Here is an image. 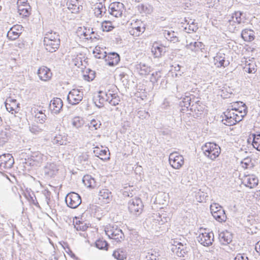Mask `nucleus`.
<instances>
[{
	"mask_svg": "<svg viewBox=\"0 0 260 260\" xmlns=\"http://www.w3.org/2000/svg\"><path fill=\"white\" fill-rule=\"evenodd\" d=\"M162 73L160 71H156L153 73L150 78V81L153 84L158 82L160 78L161 77Z\"/></svg>",
	"mask_w": 260,
	"mask_h": 260,
	"instance_id": "42",
	"label": "nucleus"
},
{
	"mask_svg": "<svg viewBox=\"0 0 260 260\" xmlns=\"http://www.w3.org/2000/svg\"><path fill=\"white\" fill-rule=\"evenodd\" d=\"M30 131L35 134H37L41 131V129L39 128L37 126H32L30 127Z\"/></svg>",
	"mask_w": 260,
	"mask_h": 260,
	"instance_id": "62",
	"label": "nucleus"
},
{
	"mask_svg": "<svg viewBox=\"0 0 260 260\" xmlns=\"http://www.w3.org/2000/svg\"><path fill=\"white\" fill-rule=\"evenodd\" d=\"M172 252L179 257L184 256L187 252L186 244L175 241L171 248Z\"/></svg>",
	"mask_w": 260,
	"mask_h": 260,
	"instance_id": "15",
	"label": "nucleus"
},
{
	"mask_svg": "<svg viewBox=\"0 0 260 260\" xmlns=\"http://www.w3.org/2000/svg\"><path fill=\"white\" fill-rule=\"evenodd\" d=\"M83 92L78 89H73L69 92L67 96V100L71 105H77L83 99Z\"/></svg>",
	"mask_w": 260,
	"mask_h": 260,
	"instance_id": "10",
	"label": "nucleus"
},
{
	"mask_svg": "<svg viewBox=\"0 0 260 260\" xmlns=\"http://www.w3.org/2000/svg\"><path fill=\"white\" fill-rule=\"evenodd\" d=\"M245 71L247 72L248 73H254L256 69H255L254 65L250 64L249 63L247 65H246L245 68Z\"/></svg>",
	"mask_w": 260,
	"mask_h": 260,
	"instance_id": "56",
	"label": "nucleus"
},
{
	"mask_svg": "<svg viewBox=\"0 0 260 260\" xmlns=\"http://www.w3.org/2000/svg\"><path fill=\"white\" fill-rule=\"evenodd\" d=\"M19 103H17L16 100L9 98L5 102V106L7 110L12 114L17 112L19 108Z\"/></svg>",
	"mask_w": 260,
	"mask_h": 260,
	"instance_id": "20",
	"label": "nucleus"
},
{
	"mask_svg": "<svg viewBox=\"0 0 260 260\" xmlns=\"http://www.w3.org/2000/svg\"><path fill=\"white\" fill-rule=\"evenodd\" d=\"M145 30V27L144 25H139L135 27H131L129 29V34L134 37H138L144 32Z\"/></svg>",
	"mask_w": 260,
	"mask_h": 260,
	"instance_id": "33",
	"label": "nucleus"
},
{
	"mask_svg": "<svg viewBox=\"0 0 260 260\" xmlns=\"http://www.w3.org/2000/svg\"><path fill=\"white\" fill-rule=\"evenodd\" d=\"M234 260H249L248 257L245 253H238L235 257Z\"/></svg>",
	"mask_w": 260,
	"mask_h": 260,
	"instance_id": "59",
	"label": "nucleus"
},
{
	"mask_svg": "<svg viewBox=\"0 0 260 260\" xmlns=\"http://www.w3.org/2000/svg\"><path fill=\"white\" fill-rule=\"evenodd\" d=\"M50 191H46V192L45 193V200H46V203L47 204L50 206V205H49V201H50Z\"/></svg>",
	"mask_w": 260,
	"mask_h": 260,
	"instance_id": "64",
	"label": "nucleus"
},
{
	"mask_svg": "<svg viewBox=\"0 0 260 260\" xmlns=\"http://www.w3.org/2000/svg\"><path fill=\"white\" fill-rule=\"evenodd\" d=\"M67 250H66V252L68 254H69L71 256V257H72L74 258H76L75 254L72 252V251L71 250V249L68 246V245L67 246Z\"/></svg>",
	"mask_w": 260,
	"mask_h": 260,
	"instance_id": "63",
	"label": "nucleus"
},
{
	"mask_svg": "<svg viewBox=\"0 0 260 260\" xmlns=\"http://www.w3.org/2000/svg\"><path fill=\"white\" fill-rule=\"evenodd\" d=\"M193 103V101H191V98L188 96H186L182 100V101L180 102V106L181 107H184L187 109L189 107L190 108L191 106Z\"/></svg>",
	"mask_w": 260,
	"mask_h": 260,
	"instance_id": "45",
	"label": "nucleus"
},
{
	"mask_svg": "<svg viewBox=\"0 0 260 260\" xmlns=\"http://www.w3.org/2000/svg\"><path fill=\"white\" fill-rule=\"evenodd\" d=\"M51 142L53 144L58 145H66L67 143V137L65 136L58 135L54 137L52 139Z\"/></svg>",
	"mask_w": 260,
	"mask_h": 260,
	"instance_id": "36",
	"label": "nucleus"
},
{
	"mask_svg": "<svg viewBox=\"0 0 260 260\" xmlns=\"http://www.w3.org/2000/svg\"><path fill=\"white\" fill-rule=\"evenodd\" d=\"M65 201L68 207L75 209L81 203V198L79 194L71 192L67 195Z\"/></svg>",
	"mask_w": 260,
	"mask_h": 260,
	"instance_id": "9",
	"label": "nucleus"
},
{
	"mask_svg": "<svg viewBox=\"0 0 260 260\" xmlns=\"http://www.w3.org/2000/svg\"><path fill=\"white\" fill-rule=\"evenodd\" d=\"M202 149L204 155L212 160H215L221 153L220 146L215 143H206L202 147Z\"/></svg>",
	"mask_w": 260,
	"mask_h": 260,
	"instance_id": "3",
	"label": "nucleus"
},
{
	"mask_svg": "<svg viewBox=\"0 0 260 260\" xmlns=\"http://www.w3.org/2000/svg\"><path fill=\"white\" fill-rule=\"evenodd\" d=\"M219 211L212 215L217 221L222 222L226 220V216L224 210L222 209V207H219Z\"/></svg>",
	"mask_w": 260,
	"mask_h": 260,
	"instance_id": "34",
	"label": "nucleus"
},
{
	"mask_svg": "<svg viewBox=\"0 0 260 260\" xmlns=\"http://www.w3.org/2000/svg\"><path fill=\"white\" fill-rule=\"evenodd\" d=\"M197 240L203 246H209L212 244L214 241V234L212 232L202 233L197 237Z\"/></svg>",
	"mask_w": 260,
	"mask_h": 260,
	"instance_id": "14",
	"label": "nucleus"
},
{
	"mask_svg": "<svg viewBox=\"0 0 260 260\" xmlns=\"http://www.w3.org/2000/svg\"><path fill=\"white\" fill-rule=\"evenodd\" d=\"M20 33L14 30V28H11L7 32V37L10 40H15L19 37Z\"/></svg>",
	"mask_w": 260,
	"mask_h": 260,
	"instance_id": "48",
	"label": "nucleus"
},
{
	"mask_svg": "<svg viewBox=\"0 0 260 260\" xmlns=\"http://www.w3.org/2000/svg\"><path fill=\"white\" fill-rule=\"evenodd\" d=\"M170 107V103L167 100L165 99L161 105V108L164 110H167L169 109Z\"/></svg>",
	"mask_w": 260,
	"mask_h": 260,
	"instance_id": "61",
	"label": "nucleus"
},
{
	"mask_svg": "<svg viewBox=\"0 0 260 260\" xmlns=\"http://www.w3.org/2000/svg\"><path fill=\"white\" fill-rule=\"evenodd\" d=\"M112 256L117 260H124L127 257V254L122 249H117L113 252Z\"/></svg>",
	"mask_w": 260,
	"mask_h": 260,
	"instance_id": "37",
	"label": "nucleus"
},
{
	"mask_svg": "<svg viewBox=\"0 0 260 260\" xmlns=\"http://www.w3.org/2000/svg\"><path fill=\"white\" fill-rule=\"evenodd\" d=\"M88 72H86V74L84 75V79L88 81H92L95 76V73L94 71H92L90 69H88Z\"/></svg>",
	"mask_w": 260,
	"mask_h": 260,
	"instance_id": "51",
	"label": "nucleus"
},
{
	"mask_svg": "<svg viewBox=\"0 0 260 260\" xmlns=\"http://www.w3.org/2000/svg\"><path fill=\"white\" fill-rule=\"evenodd\" d=\"M158 256L159 254H158V252L153 251L151 252H148L146 256V260H157Z\"/></svg>",
	"mask_w": 260,
	"mask_h": 260,
	"instance_id": "53",
	"label": "nucleus"
},
{
	"mask_svg": "<svg viewBox=\"0 0 260 260\" xmlns=\"http://www.w3.org/2000/svg\"><path fill=\"white\" fill-rule=\"evenodd\" d=\"M82 181L84 185L89 188H93L96 185L94 179L89 175L84 176Z\"/></svg>",
	"mask_w": 260,
	"mask_h": 260,
	"instance_id": "35",
	"label": "nucleus"
},
{
	"mask_svg": "<svg viewBox=\"0 0 260 260\" xmlns=\"http://www.w3.org/2000/svg\"><path fill=\"white\" fill-rule=\"evenodd\" d=\"M128 204V211L131 214L137 216L142 213L144 206L140 198L135 197L131 199Z\"/></svg>",
	"mask_w": 260,
	"mask_h": 260,
	"instance_id": "6",
	"label": "nucleus"
},
{
	"mask_svg": "<svg viewBox=\"0 0 260 260\" xmlns=\"http://www.w3.org/2000/svg\"><path fill=\"white\" fill-rule=\"evenodd\" d=\"M108 150H107L106 149H103L100 150L99 153H97V154H99V157L101 159H106L108 156Z\"/></svg>",
	"mask_w": 260,
	"mask_h": 260,
	"instance_id": "57",
	"label": "nucleus"
},
{
	"mask_svg": "<svg viewBox=\"0 0 260 260\" xmlns=\"http://www.w3.org/2000/svg\"><path fill=\"white\" fill-rule=\"evenodd\" d=\"M75 228L77 230H81L83 231L87 228L85 225L80 221H76V224H75Z\"/></svg>",
	"mask_w": 260,
	"mask_h": 260,
	"instance_id": "54",
	"label": "nucleus"
},
{
	"mask_svg": "<svg viewBox=\"0 0 260 260\" xmlns=\"http://www.w3.org/2000/svg\"><path fill=\"white\" fill-rule=\"evenodd\" d=\"M233 236L231 233L225 231L219 234V239L223 245L229 244L232 241Z\"/></svg>",
	"mask_w": 260,
	"mask_h": 260,
	"instance_id": "30",
	"label": "nucleus"
},
{
	"mask_svg": "<svg viewBox=\"0 0 260 260\" xmlns=\"http://www.w3.org/2000/svg\"><path fill=\"white\" fill-rule=\"evenodd\" d=\"M99 200L104 204L109 203L112 199L111 192L107 189H103L99 193Z\"/></svg>",
	"mask_w": 260,
	"mask_h": 260,
	"instance_id": "25",
	"label": "nucleus"
},
{
	"mask_svg": "<svg viewBox=\"0 0 260 260\" xmlns=\"http://www.w3.org/2000/svg\"><path fill=\"white\" fill-rule=\"evenodd\" d=\"M169 161L171 166L175 169H180L184 162L183 156L176 152L170 154Z\"/></svg>",
	"mask_w": 260,
	"mask_h": 260,
	"instance_id": "11",
	"label": "nucleus"
},
{
	"mask_svg": "<svg viewBox=\"0 0 260 260\" xmlns=\"http://www.w3.org/2000/svg\"><path fill=\"white\" fill-rule=\"evenodd\" d=\"M163 35L167 40L173 43L179 41L178 38L176 36V33L173 31L165 30L163 32Z\"/></svg>",
	"mask_w": 260,
	"mask_h": 260,
	"instance_id": "32",
	"label": "nucleus"
},
{
	"mask_svg": "<svg viewBox=\"0 0 260 260\" xmlns=\"http://www.w3.org/2000/svg\"><path fill=\"white\" fill-rule=\"evenodd\" d=\"M199 101L196 102L194 104H192L190 108V110L192 112H194L196 114H201L200 112L203 111V108L202 106L198 105Z\"/></svg>",
	"mask_w": 260,
	"mask_h": 260,
	"instance_id": "49",
	"label": "nucleus"
},
{
	"mask_svg": "<svg viewBox=\"0 0 260 260\" xmlns=\"http://www.w3.org/2000/svg\"><path fill=\"white\" fill-rule=\"evenodd\" d=\"M245 22V14L240 11H235L228 20V29L232 32H236L240 29L239 26L237 25Z\"/></svg>",
	"mask_w": 260,
	"mask_h": 260,
	"instance_id": "2",
	"label": "nucleus"
},
{
	"mask_svg": "<svg viewBox=\"0 0 260 260\" xmlns=\"http://www.w3.org/2000/svg\"><path fill=\"white\" fill-rule=\"evenodd\" d=\"M105 231L108 237L116 242H121L124 239V234L122 230L114 223L107 225Z\"/></svg>",
	"mask_w": 260,
	"mask_h": 260,
	"instance_id": "4",
	"label": "nucleus"
},
{
	"mask_svg": "<svg viewBox=\"0 0 260 260\" xmlns=\"http://www.w3.org/2000/svg\"><path fill=\"white\" fill-rule=\"evenodd\" d=\"M93 101L96 106L99 108L103 107L104 103L106 102L103 94H100V93L97 96L94 97Z\"/></svg>",
	"mask_w": 260,
	"mask_h": 260,
	"instance_id": "39",
	"label": "nucleus"
},
{
	"mask_svg": "<svg viewBox=\"0 0 260 260\" xmlns=\"http://www.w3.org/2000/svg\"><path fill=\"white\" fill-rule=\"evenodd\" d=\"M58 168L54 162H47L44 168V172L46 177L51 178L58 173Z\"/></svg>",
	"mask_w": 260,
	"mask_h": 260,
	"instance_id": "17",
	"label": "nucleus"
},
{
	"mask_svg": "<svg viewBox=\"0 0 260 260\" xmlns=\"http://www.w3.org/2000/svg\"><path fill=\"white\" fill-rule=\"evenodd\" d=\"M102 54V56H98V53L95 55V58L101 59H105L107 64L109 66L113 67L116 65L120 61V56L118 53L116 52H110L107 53L104 52Z\"/></svg>",
	"mask_w": 260,
	"mask_h": 260,
	"instance_id": "8",
	"label": "nucleus"
},
{
	"mask_svg": "<svg viewBox=\"0 0 260 260\" xmlns=\"http://www.w3.org/2000/svg\"><path fill=\"white\" fill-rule=\"evenodd\" d=\"M102 28L104 31H110L114 28L112 22L110 21H104L102 23Z\"/></svg>",
	"mask_w": 260,
	"mask_h": 260,
	"instance_id": "47",
	"label": "nucleus"
},
{
	"mask_svg": "<svg viewBox=\"0 0 260 260\" xmlns=\"http://www.w3.org/2000/svg\"><path fill=\"white\" fill-rule=\"evenodd\" d=\"M95 246L99 249H107L108 244L105 240L98 239L95 242Z\"/></svg>",
	"mask_w": 260,
	"mask_h": 260,
	"instance_id": "46",
	"label": "nucleus"
},
{
	"mask_svg": "<svg viewBox=\"0 0 260 260\" xmlns=\"http://www.w3.org/2000/svg\"><path fill=\"white\" fill-rule=\"evenodd\" d=\"M94 14L95 16L98 18H101L104 14L106 13V9L105 6L102 3H97L93 9Z\"/></svg>",
	"mask_w": 260,
	"mask_h": 260,
	"instance_id": "28",
	"label": "nucleus"
},
{
	"mask_svg": "<svg viewBox=\"0 0 260 260\" xmlns=\"http://www.w3.org/2000/svg\"><path fill=\"white\" fill-rule=\"evenodd\" d=\"M47 116L42 111H39L35 115V119L37 122L43 123L45 122Z\"/></svg>",
	"mask_w": 260,
	"mask_h": 260,
	"instance_id": "43",
	"label": "nucleus"
},
{
	"mask_svg": "<svg viewBox=\"0 0 260 260\" xmlns=\"http://www.w3.org/2000/svg\"><path fill=\"white\" fill-rule=\"evenodd\" d=\"M78 161L83 166H90L91 162L89 159V156L86 153H82L78 156Z\"/></svg>",
	"mask_w": 260,
	"mask_h": 260,
	"instance_id": "38",
	"label": "nucleus"
},
{
	"mask_svg": "<svg viewBox=\"0 0 260 260\" xmlns=\"http://www.w3.org/2000/svg\"><path fill=\"white\" fill-rule=\"evenodd\" d=\"M243 183L247 187L253 188L255 187L258 182L257 178L254 175H248L244 177L242 179Z\"/></svg>",
	"mask_w": 260,
	"mask_h": 260,
	"instance_id": "21",
	"label": "nucleus"
},
{
	"mask_svg": "<svg viewBox=\"0 0 260 260\" xmlns=\"http://www.w3.org/2000/svg\"><path fill=\"white\" fill-rule=\"evenodd\" d=\"M72 125L76 128L81 127L84 124L83 120L79 117H75L72 119Z\"/></svg>",
	"mask_w": 260,
	"mask_h": 260,
	"instance_id": "50",
	"label": "nucleus"
},
{
	"mask_svg": "<svg viewBox=\"0 0 260 260\" xmlns=\"http://www.w3.org/2000/svg\"><path fill=\"white\" fill-rule=\"evenodd\" d=\"M251 162V159L250 158H245L243 159V160L241 162L242 165V167L245 169H247L249 166L250 162Z\"/></svg>",
	"mask_w": 260,
	"mask_h": 260,
	"instance_id": "60",
	"label": "nucleus"
},
{
	"mask_svg": "<svg viewBox=\"0 0 260 260\" xmlns=\"http://www.w3.org/2000/svg\"><path fill=\"white\" fill-rule=\"evenodd\" d=\"M14 162V158L11 154L7 153L0 155V169H10Z\"/></svg>",
	"mask_w": 260,
	"mask_h": 260,
	"instance_id": "13",
	"label": "nucleus"
},
{
	"mask_svg": "<svg viewBox=\"0 0 260 260\" xmlns=\"http://www.w3.org/2000/svg\"><path fill=\"white\" fill-rule=\"evenodd\" d=\"M194 197L196 200L200 203L205 202L206 200V198L208 197L206 193L202 191L201 190L196 193Z\"/></svg>",
	"mask_w": 260,
	"mask_h": 260,
	"instance_id": "44",
	"label": "nucleus"
},
{
	"mask_svg": "<svg viewBox=\"0 0 260 260\" xmlns=\"http://www.w3.org/2000/svg\"><path fill=\"white\" fill-rule=\"evenodd\" d=\"M225 54L221 53L218 52L216 54V55L214 57V60L215 61V64H218V67H226L230 64V62L228 60H225Z\"/></svg>",
	"mask_w": 260,
	"mask_h": 260,
	"instance_id": "24",
	"label": "nucleus"
},
{
	"mask_svg": "<svg viewBox=\"0 0 260 260\" xmlns=\"http://www.w3.org/2000/svg\"><path fill=\"white\" fill-rule=\"evenodd\" d=\"M187 24L188 25L189 30L196 32L197 30L198 29L197 24L195 23L194 21H191V23L188 22Z\"/></svg>",
	"mask_w": 260,
	"mask_h": 260,
	"instance_id": "58",
	"label": "nucleus"
},
{
	"mask_svg": "<svg viewBox=\"0 0 260 260\" xmlns=\"http://www.w3.org/2000/svg\"><path fill=\"white\" fill-rule=\"evenodd\" d=\"M188 43V42L187 41V44L186 45V48L192 52L198 54L200 52H204L206 51L205 45L201 42L194 41Z\"/></svg>",
	"mask_w": 260,
	"mask_h": 260,
	"instance_id": "16",
	"label": "nucleus"
},
{
	"mask_svg": "<svg viewBox=\"0 0 260 260\" xmlns=\"http://www.w3.org/2000/svg\"><path fill=\"white\" fill-rule=\"evenodd\" d=\"M63 103L60 98H55L50 101L49 109L52 113L58 114L62 109Z\"/></svg>",
	"mask_w": 260,
	"mask_h": 260,
	"instance_id": "18",
	"label": "nucleus"
},
{
	"mask_svg": "<svg viewBox=\"0 0 260 260\" xmlns=\"http://www.w3.org/2000/svg\"><path fill=\"white\" fill-rule=\"evenodd\" d=\"M136 69L141 75H148L151 72V67L142 62L136 65Z\"/></svg>",
	"mask_w": 260,
	"mask_h": 260,
	"instance_id": "31",
	"label": "nucleus"
},
{
	"mask_svg": "<svg viewBox=\"0 0 260 260\" xmlns=\"http://www.w3.org/2000/svg\"><path fill=\"white\" fill-rule=\"evenodd\" d=\"M67 5L72 13H78L80 11L81 6L79 5V0H68Z\"/></svg>",
	"mask_w": 260,
	"mask_h": 260,
	"instance_id": "27",
	"label": "nucleus"
},
{
	"mask_svg": "<svg viewBox=\"0 0 260 260\" xmlns=\"http://www.w3.org/2000/svg\"><path fill=\"white\" fill-rule=\"evenodd\" d=\"M241 37L245 41L251 42L254 39V32L250 29H244L242 31Z\"/></svg>",
	"mask_w": 260,
	"mask_h": 260,
	"instance_id": "29",
	"label": "nucleus"
},
{
	"mask_svg": "<svg viewBox=\"0 0 260 260\" xmlns=\"http://www.w3.org/2000/svg\"><path fill=\"white\" fill-rule=\"evenodd\" d=\"M88 125L90 128H94L95 130H96L100 128L101 123L100 121L93 119L90 121Z\"/></svg>",
	"mask_w": 260,
	"mask_h": 260,
	"instance_id": "52",
	"label": "nucleus"
},
{
	"mask_svg": "<svg viewBox=\"0 0 260 260\" xmlns=\"http://www.w3.org/2000/svg\"><path fill=\"white\" fill-rule=\"evenodd\" d=\"M151 52L154 57H160L166 52L165 47L155 42L152 45Z\"/></svg>",
	"mask_w": 260,
	"mask_h": 260,
	"instance_id": "23",
	"label": "nucleus"
},
{
	"mask_svg": "<svg viewBox=\"0 0 260 260\" xmlns=\"http://www.w3.org/2000/svg\"><path fill=\"white\" fill-rule=\"evenodd\" d=\"M252 137V145L253 148L260 151V133L258 134H253Z\"/></svg>",
	"mask_w": 260,
	"mask_h": 260,
	"instance_id": "40",
	"label": "nucleus"
},
{
	"mask_svg": "<svg viewBox=\"0 0 260 260\" xmlns=\"http://www.w3.org/2000/svg\"><path fill=\"white\" fill-rule=\"evenodd\" d=\"M43 42L45 48L47 51L54 52L58 50L60 44L59 35L52 30L48 31L44 35Z\"/></svg>",
	"mask_w": 260,
	"mask_h": 260,
	"instance_id": "1",
	"label": "nucleus"
},
{
	"mask_svg": "<svg viewBox=\"0 0 260 260\" xmlns=\"http://www.w3.org/2000/svg\"><path fill=\"white\" fill-rule=\"evenodd\" d=\"M37 73L40 79L44 81L50 80L52 75L51 70L45 66L40 67Z\"/></svg>",
	"mask_w": 260,
	"mask_h": 260,
	"instance_id": "19",
	"label": "nucleus"
},
{
	"mask_svg": "<svg viewBox=\"0 0 260 260\" xmlns=\"http://www.w3.org/2000/svg\"><path fill=\"white\" fill-rule=\"evenodd\" d=\"M239 105L240 106L239 109H238V110L237 112H238L239 114H240L241 115H243V117L246 115L248 110L247 108L246 107V105L245 103H244L242 102L238 101L235 102V105L238 106Z\"/></svg>",
	"mask_w": 260,
	"mask_h": 260,
	"instance_id": "41",
	"label": "nucleus"
},
{
	"mask_svg": "<svg viewBox=\"0 0 260 260\" xmlns=\"http://www.w3.org/2000/svg\"><path fill=\"white\" fill-rule=\"evenodd\" d=\"M18 11L22 17H28L30 14V7L27 3H25V5H18Z\"/></svg>",
	"mask_w": 260,
	"mask_h": 260,
	"instance_id": "26",
	"label": "nucleus"
},
{
	"mask_svg": "<svg viewBox=\"0 0 260 260\" xmlns=\"http://www.w3.org/2000/svg\"><path fill=\"white\" fill-rule=\"evenodd\" d=\"M243 118V115H241L238 112L235 113L233 110L228 109L223 113L222 121L224 124L231 126L241 121Z\"/></svg>",
	"mask_w": 260,
	"mask_h": 260,
	"instance_id": "5",
	"label": "nucleus"
},
{
	"mask_svg": "<svg viewBox=\"0 0 260 260\" xmlns=\"http://www.w3.org/2000/svg\"><path fill=\"white\" fill-rule=\"evenodd\" d=\"M47 158V156L41 153L40 152H35L31 156V159L35 162V165L38 166L46 162Z\"/></svg>",
	"mask_w": 260,
	"mask_h": 260,
	"instance_id": "22",
	"label": "nucleus"
},
{
	"mask_svg": "<svg viewBox=\"0 0 260 260\" xmlns=\"http://www.w3.org/2000/svg\"><path fill=\"white\" fill-rule=\"evenodd\" d=\"M117 88L114 86L111 89L107 91H99L100 94H103L106 102L112 106H117L120 101V98L116 92Z\"/></svg>",
	"mask_w": 260,
	"mask_h": 260,
	"instance_id": "7",
	"label": "nucleus"
},
{
	"mask_svg": "<svg viewBox=\"0 0 260 260\" xmlns=\"http://www.w3.org/2000/svg\"><path fill=\"white\" fill-rule=\"evenodd\" d=\"M219 207H221L219 204L214 203L210 205V210L212 214H213L219 211Z\"/></svg>",
	"mask_w": 260,
	"mask_h": 260,
	"instance_id": "55",
	"label": "nucleus"
},
{
	"mask_svg": "<svg viewBox=\"0 0 260 260\" xmlns=\"http://www.w3.org/2000/svg\"><path fill=\"white\" fill-rule=\"evenodd\" d=\"M124 10V5L120 2H113L109 6V13L115 17H121Z\"/></svg>",
	"mask_w": 260,
	"mask_h": 260,
	"instance_id": "12",
	"label": "nucleus"
}]
</instances>
